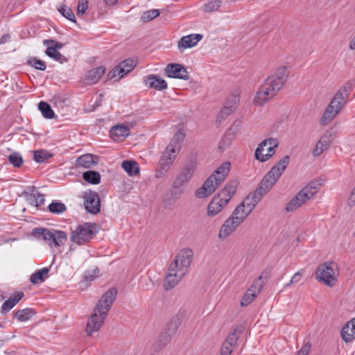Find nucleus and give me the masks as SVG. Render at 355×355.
I'll list each match as a JSON object with an SVG mask.
<instances>
[{"label":"nucleus","instance_id":"nucleus-16","mask_svg":"<svg viewBox=\"0 0 355 355\" xmlns=\"http://www.w3.org/2000/svg\"><path fill=\"white\" fill-rule=\"evenodd\" d=\"M178 325L175 322L168 323L166 328L162 331L158 339L154 345L155 351H159L171 340L172 336L175 333Z\"/></svg>","mask_w":355,"mask_h":355},{"label":"nucleus","instance_id":"nucleus-40","mask_svg":"<svg viewBox=\"0 0 355 355\" xmlns=\"http://www.w3.org/2000/svg\"><path fill=\"white\" fill-rule=\"evenodd\" d=\"M58 11L63 17L67 19L76 23L75 15L70 8L66 6H62L58 8Z\"/></svg>","mask_w":355,"mask_h":355},{"label":"nucleus","instance_id":"nucleus-43","mask_svg":"<svg viewBox=\"0 0 355 355\" xmlns=\"http://www.w3.org/2000/svg\"><path fill=\"white\" fill-rule=\"evenodd\" d=\"M239 90H235L234 92L227 99L225 103L234 110L235 105L239 101Z\"/></svg>","mask_w":355,"mask_h":355},{"label":"nucleus","instance_id":"nucleus-23","mask_svg":"<svg viewBox=\"0 0 355 355\" xmlns=\"http://www.w3.org/2000/svg\"><path fill=\"white\" fill-rule=\"evenodd\" d=\"M105 72V68L104 67H98L89 70L85 78V84L94 85L97 83Z\"/></svg>","mask_w":355,"mask_h":355},{"label":"nucleus","instance_id":"nucleus-18","mask_svg":"<svg viewBox=\"0 0 355 355\" xmlns=\"http://www.w3.org/2000/svg\"><path fill=\"white\" fill-rule=\"evenodd\" d=\"M334 132L331 129L327 130L316 143L313 150V155L319 157L324 151L329 149L333 142Z\"/></svg>","mask_w":355,"mask_h":355},{"label":"nucleus","instance_id":"nucleus-5","mask_svg":"<svg viewBox=\"0 0 355 355\" xmlns=\"http://www.w3.org/2000/svg\"><path fill=\"white\" fill-rule=\"evenodd\" d=\"M351 90V87L345 85L336 92L322 114L321 125H327L340 112L347 103Z\"/></svg>","mask_w":355,"mask_h":355},{"label":"nucleus","instance_id":"nucleus-22","mask_svg":"<svg viewBox=\"0 0 355 355\" xmlns=\"http://www.w3.org/2000/svg\"><path fill=\"white\" fill-rule=\"evenodd\" d=\"M130 135V129L124 125H116L110 130V137L114 141H121Z\"/></svg>","mask_w":355,"mask_h":355},{"label":"nucleus","instance_id":"nucleus-30","mask_svg":"<svg viewBox=\"0 0 355 355\" xmlns=\"http://www.w3.org/2000/svg\"><path fill=\"white\" fill-rule=\"evenodd\" d=\"M251 213L250 211H248L245 207H242L241 205H239L236 209L233 211L232 214V216L236 218L241 223L245 220V219L250 215Z\"/></svg>","mask_w":355,"mask_h":355},{"label":"nucleus","instance_id":"nucleus-11","mask_svg":"<svg viewBox=\"0 0 355 355\" xmlns=\"http://www.w3.org/2000/svg\"><path fill=\"white\" fill-rule=\"evenodd\" d=\"M176 153V150L175 147H173V144L166 147L159 159L158 168L156 170V178H161L165 175L173 162Z\"/></svg>","mask_w":355,"mask_h":355},{"label":"nucleus","instance_id":"nucleus-8","mask_svg":"<svg viewBox=\"0 0 355 355\" xmlns=\"http://www.w3.org/2000/svg\"><path fill=\"white\" fill-rule=\"evenodd\" d=\"M31 234L36 239L46 241L51 248H60L67 241V234L61 230L36 227L32 230Z\"/></svg>","mask_w":355,"mask_h":355},{"label":"nucleus","instance_id":"nucleus-2","mask_svg":"<svg viewBox=\"0 0 355 355\" xmlns=\"http://www.w3.org/2000/svg\"><path fill=\"white\" fill-rule=\"evenodd\" d=\"M286 66L277 68L273 74L269 76L260 85L254 101L258 105H262L272 99L282 89L288 79Z\"/></svg>","mask_w":355,"mask_h":355},{"label":"nucleus","instance_id":"nucleus-15","mask_svg":"<svg viewBox=\"0 0 355 355\" xmlns=\"http://www.w3.org/2000/svg\"><path fill=\"white\" fill-rule=\"evenodd\" d=\"M312 198L313 193H309L308 188H303L286 204L285 209L288 212L295 211Z\"/></svg>","mask_w":355,"mask_h":355},{"label":"nucleus","instance_id":"nucleus-14","mask_svg":"<svg viewBox=\"0 0 355 355\" xmlns=\"http://www.w3.org/2000/svg\"><path fill=\"white\" fill-rule=\"evenodd\" d=\"M220 184L221 182H218L216 174H211L202 187L196 190V196L199 198H207L211 195Z\"/></svg>","mask_w":355,"mask_h":355},{"label":"nucleus","instance_id":"nucleus-21","mask_svg":"<svg viewBox=\"0 0 355 355\" xmlns=\"http://www.w3.org/2000/svg\"><path fill=\"white\" fill-rule=\"evenodd\" d=\"M202 35L201 34H191L183 36L178 41V46L180 51L182 49L184 50L187 48L193 47L202 40Z\"/></svg>","mask_w":355,"mask_h":355},{"label":"nucleus","instance_id":"nucleus-31","mask_svg":"<svg viewBox=\"0 0 355 355\" xmlns=\"http://www.w3.org/2000/svg\"><path fill=\"white\" fill-rule=\"evenodd\" d=\"M35 313L33 309L27 308L18 310L15 312V316L19 321L24 322L28 320Z\"/></svg>","mask_w":355,"mask_h":355},{"label":"nucleus","instance_id":"nucleus-37","mask_svg":"<svg viewBox=\"0 0 355 355\" xmlns=\"http://www.w3.org/2000/svg\"><path fill=\"white\" fill-rule=\"evenodd\" d=\"M27 62L28 65L37 70L44 71L46 68L45 62L36 57H31Z\"/></svg>","mask_w":355,"mask_h":355},{"label":"nucleus","instance_id":"nucleus-54","mask_svg":"<svg viewBox=\"0 0 355 355\" xmlns=\"http://www.w3.org/2000/svg\"><path fill=\"white\" fill-rule=\"evenodd\" d=\"M43 44L44 45L52 44L56 48L57 50L61 49L64 46L62 43L58 42L53 40H44Z\"/></svg>","mask_w":355,"mask_h":355},{"label":"nucleus","instance_id":"nucleus-58","mask_svg":"<svg viewBox=\"0 0 355 355\" xmlns=\"http://www.w3.org/2000/svg\"><path fill=\"white\" fill-rule=\"evenodd\" d=\"M46 46H47V48L45 51V53L49 57L51 56V55H53L54 53H55L58 51L56 48L52 44L46 45Z\"/></svg>","mask_w":355,"mask_h":355},{"label":"nucleus","instance_id":"nucleus-48","mask_svg":"<svg viewBox=\"0 0 355 355\" xmlns=\"http://www.w3.org/2000/svg\"><path fill=\"white\" fill-rule=\"evenodd\" d=\"M234 346H232L231 344L227 343H223V345L220 349V355H230L233 351Z\"/></svg>","mask_w":355,"mask_h":355},{"label":"nucleus","instance_id":"nucleus-19","mask_svg":"<svg viewBox=\"0 0 355 355\" xmlns=\"http://www.w3.org/2000/svg\"><path fill=\"white\" fill-rule=\"evenodd\" d=\"M164 71L165 74L169 78H178L184 80H187L189 78L187 69L180 64H168L166 67Z\"/></svg>","mask_w":355,"mask_h":355},{"label":"nucleus","instance_id":"nucleus-60","mask_svg":"<svg viewBox=\"0 0 355 355\" xmlns=\"http://www.w3.org/2000/svg\"><path fill=\"white\" fill-rule=\"evenodd\" d=\"M348 205L351 207L355 205V187L354 189L352 191L348 200H347Z\"/></svg>","mask_w":355,"mask_h":355},{"label":"nucleus","instance_id":"nucleus-17","mask_svg":"<svg viewBox=\"0 0 355 355\" xmlns=\"http://www.w3.org/2000/svg\"><path fill=\"white\" fill-rule=\"evenodd\" d=\"M262 288L263 282L260 277L255 279L250 287L247 290L245 295L241 298V305L242 306H246L250 304L257 297Z\"/></svg>","mask_w":355,"mask_h":355},{"label":"nucleus","instance_id":"nucleus-35","mask_svg":"<svg viewBox=\"0 0 355 355\" xmlns=\"http://www.w3.org/2000/svg\"><path fill=\"white\" fill-rule=\"evenodd\" d=\"M49 211L53 214H62L67 210L66 205L59 201H53L48 206Z\"/></svg>","mask_w":355,"mask_h":355},{"label":"nucleus","instance_id":"nucleus-9","mask_svg":"<svg viewBox=\"0 0 355 355\" xmlns=\"http://www.w3.org/2000/svg\"><path fill=\"white\" fill-rule=\"evenodd\" d=\"M98 232L95 223H85L71 230L70 241L78 245H85L94 238Z\"/></svg>","mask_w":355,"mask_h":355},{"label":"nucleus","instance_id":"nucleus-41","mask_svg":"<svg viewBox=\"0 0 355 355\" xmlns=\"http://www.w3.org/2000/svg\"><path fill=\"white\" fill-rule=\"evenodd\" d=\"M159 14L160 12L158 9L149 10L143 13L141 15V19L145 22L150 21L158 17Z\"/></svg>","mask_w":355,"mask_h":355},{"label":"nucleus","instance_id":"nucleus-39","mask_svg":"<svg viewBox=\"0 0 355 355\" xmlns=\"http://www.w3.org/2000/svg\"><path fill=\"white\" fill-rule=\"evenodd\" d=\"M8 161L15 168L20 167L24 162L21 155L17 152H13L10 154Z\"/></svg>","mask_w":355,"mask_h":355},{"label":"nucleus","instance_id":"nucleus-50","mask_svg":"<svg viewBox=\"0 0 355 355\" xmlns=\"http://www.w3.org/2000/svg\"><path fill=\"white\" fill-rule=\"evenodd\" d=\"M234 111V109H232L231 107L227 105L226 103L223 108L221 110L219 116L221 119H225L226 116L230 115L232 112Z\"/></svg>","mask_w":355,"mask_h":355},{"label":"nucleus","instance_id":"nucleus-10","mask_svg":"<svg viewBox=\"0 0 355 355\" xmlns=\"http://www.w3.org/2000/svg\"><path fill=\"white\" fill-rule=\"evenodd\" d=\"M278 146L279 141L276 138H269L262 141L255 150V158L261 162L268 160L275 154V148Z\"/></svg>","mask_w":355,"mask_h":355},{"label":"nucleus","instance_id":"nucleus-7","mask_svg":"<svg viewBox=\"0 0 355 355\" xmlns=\"http://www.w3.org/2000/svg\"><path fill=\"white\" fill-rule=\"evenodd\" d=\"M196 161L187 162L179 171L170 189L171 196L174 200L180 198L184 193V187L191 180L196 169Z\"/></svg>","mask_w":355,"mask_h":355},{"label":"nucleus","instance_id":"nucleus-49","mask_svg":"<svg viewBox=\"0 0 355 355\" xmlns=\"http://www.w3.org/2000/svg\"><path fill=\"white\" fill-rule=\"evenodd\" d=\"M24 296V293L23 291H17L8 298L15 306Z\"/></svg>","mask_w":355,"mask_h":355},{"label":"nucleus","instance_id":"nucleus-46","mask_svg":"<svg viewBox=\"0 0 355 355\" xmlns=\"http://www.w3.org/2000/svg\"><path fill=\"white\" fill-rule=\"evenodd\" d=\"M88 8V1L87 0H82L79 1L78 8H77V15L78 16H83L87 9Z\"/></svg>","mask_w":355,"mask_h":355},{"label":"nucleus","instance_id":"nucleus-42","mask_svg":"<svg viewBox=\"0 0 355 355\" xmlns=\"http://www.w3.org/2000/svg\"><path fill=\"white\" fill-rule=\"evenodd\" d=\"M184 133L182 130H180L175 133L169 145L173 144V147H175L177 152L180 149V143L184 139Z\"/></svg>","mask_w":355,"mask_h":355},{"label":"nucleus","instance_id":"nucleus-52","mask_svg":"<svg viewBox=\"0 0 355 355\" xmlns=\"http://www.w3.org/2000/svg\"><path fill=\"white\" fill-rule=\"evenodd\" d=\"M49 58L61 64L67 62V58L64 55H62L58 51L53 55H51V56H49Z\"/></svg>","mask_w":355,"mask_h":355},{"label":"nucleus","instance_id":"nucleus-26","mask_svg":"<svg viewBox=\"0 0 355 355\" xmlns=\"http://www.w3.org/2000/svg\"><path fill=\"white\" fill-rule=\"evenodd\" d=\"M98 163V157L92 154H85L76 159V165L78 167L89 168L93 167Z\"/></svg>","mask_w":355,"mask_h":355},{"label":"nucleus","instance_id":"nucleus-59","mask_svg":"<svg viewBox=\"0 0 355 355\" xmlns=\"http://www.w3.org/2000/svg\"><path fill=\"white\" fill-rule=\"evenodd\" d=\"M35 193H36V197H37V205L39 207L44 204V202L45 201L44 196L43 194L39 193L37 191H35Z\"/></svg>","mask_w":355,"mask_h":355},{"label":"nucleus","instance_id":"nucleus-61","mask_svg":"<svg viewBox=\"0 0 355 355\" xmlns=\"http://www.w3.org/2000/svg\"><path fill=\"white\" fill-rule=\"evenodd\" d=\"M241 128V122H235L232 127L230 128V130L233 132V133H235L236 131H238Z\"/></svg>","mask_w":355,"mask_h":355},{"label":"nucleus","instance_id":"nucleus-57","mask_svg":"<svg viewBox=\"0 0 355 355\" xmlns=\"http://www.w3.org/2000/svg\"><path fill=\"white\" fill-rule=\"evenodd\" d=\"M302 275L300 272H296L290 280L289 283H288L286 286H288L292 284L297 283L300 281Z\"/></svg>","mask_w":355,"mask_h":355},{"label":"nucleus","instance_id":"nucleus-33","mask_svg":"<svg viewBox=\"0 0 355 355\" xmlns=\"http://www.w3.org/2000/svg\"><path fill=\"white\" fill-rule=\"evenodd\" d=\"M38 109L40 110L44 118L51 119L54 117L55 113L47 103L41 101L38 104Z\"/></svg>","mask_w":355,"mask_h":355},{"label":"nucleus","instance_id":"nucleus-13","mask_svg":"<svg viewBox=\"0 0 355 355\" xmlns=\"http://www.w3.org/2000/svg\"><path fill=\"white\" fill-rule=\"evenodd\" d=\"M85 209L90 214H96L101 210L100 198L97 192L88 190L83 193Z\"/></svg>","mask_w":355,"mask_h":355},{"label":"nucleus","instance_id":"nucleus-62","mask_svg":"<svg viewBox=\"0 0 355 355\" xmlns=\"http://www.w3.org/2000/svg\"><path fill=\"white\" fill-rule=\"evenodd\" d=\"M10 39V34H4L1 40H0V44H5L6 42H8Z\"/></svg>","mask_w":355,"mask_h":355},{"label":"nucleus","instance_id":"nucleus-53","mask_svg":"<svg viewBox=\"0 0 355 355\" xmlns=\"http://www.w3.org/2000/svg\"><path fill=\"white\" fill-rule=\"evenodd\" d=\"M319 184L316 182H311L304 188H308L309 193H313V197L318 191Z\"/></svg>","mask_w":355,"mask_h":355},{"label":"nucleus","instance_id":"nucleus-47","mask_svg":"<svg viewBox=\"0 0 355 355\" xmlns=\"http://www.w3.org/2000/svg\"><path fill=\"white\" fill-rule=\"evenodd\" d=\"M14 306V304L9 299H8L3 303L1 307V313L2 315L7 314V313H8Z\"/></svg>","mask_w":355,"mask_h":355},{"label":"nucleus","instance_id":"nucleus-56","mask_svg":"<svg viewBox=\"0 0 355 355\" xmlns=\"http://www.w3.org/2000/svg\"><path fill=\"white\" fill-rule=\"evenodd\" d=\"M311 347V343H306L305 345H303V347L301 348V349L297 352L296 355H307L310 351Z\"/></svg>","mask_w":355,"mask_h":355},{"label":"nucleus","instance_id":"nucleus-55","mask_svg":"<svg viewBox=\"0 0 355 355\" xmlns=\"http://www.w3.org/2000/svg\"><path fill=\"white\" fill-rule=\"evenodd\" d=\"M27 200L32 205H35L36 207H38L37 202V197L35 193V190L33 189V192L27 196Z\"/></svg>","mask_w":355,"mask_h":355},{"label":"nucleus","instance_id":"nucleus-34","mask_svg":"<svg viewBox=\"0 0 355 355\" xmlns=\"http://www.w3.org/2000/svg\"><path fill=\"white\" fill-rule=\"evenodd\" d=\"M243 332V327L236 328L233 331L229 334L225 342L228 344H231L232 346L235 347L237 344L238 339L241 336Z\"/></svg>","mask_w":355,"mask_h":355},{"label":"nucleus","instance_id":"nucleus-25","mask_svg":"<svg viewBox=\"0 0 355 355\" xmlns=\"http://www.w3.org/2000/svg\"><path fill=\"white\" fill-rule=\"evenodd\" d=\"M341 336L346 343L351 342L355 338V318L343 327Z\"/></svg>","mask_w":355,"mask_h":355},{"label":"nucleus","instance_id":"nucleus-45","mask_svg":"<svg viewBox=\"0 0 355 355\" xmlns=\"http://www.w3.org/2000/svg\"><path fill=\"white\" fill-rule=\"evenodd\" d=\"M116 77H119V79H121L123 77V75H122V71L119 64L108 72L107 75V79L112 80Z\"/></svg>","mask_w":355,"mask_h":355},{"label":"nucleus","instance_id":"nucleus-63","mask_svg":"<svg viewBox=\"0 0 355 355\" xmlns=\"http://www.w3.org/2000/svg\"><path fill=\"white\" fill-rule=\"evenodd\" d=\"M349 48L352 50H355V35L353 39L349 42Z\"/></svg>","mask_w":355,"mask_h":355},{"label":"nucleus","instance_id":"nucleus-38","mask_svg":"<svg viewBox=\"0 0 355 355\" xmlns=\"http://www.w3.org/2000/svg\"><path fill=\"white\" fill-rule=\"evenodd\" d=\"M51 157L52 154L45 150L34 151V159L37 163H42Z\"/></svg>","mask_w":355,"mask_h":355},{"label":"nucleus","instance_id":"nucleus-29","mask_svg":"<svg viewBox=\"0 0 355 355\" xmlns=\"http://www.w3.org/2000/svg\"><path fill=\"white\" fill-rule=\"evenodd\" d=\"M83 178L87 182L92 184H98L101 182V175L95 171H87L84 172Z\"/></svg>","mask_w":355,"mask_h":355},{"label":"nucleus","instance_id":"nucleus-4","mask_svg":"<svg viewBox=\"0 0 355 355\" xmlns=\"http://www.w3.org/2000/svg\"><path fill=\"white\" fill-rule=\"evenodd\" d=\"M116 295L117 289L112 287L98 300L85 328L88 336H91L93 332L100 329L116 299Z\"/></svg>","mask_w":355,"mask_h":355},{"label":"nucleus","instance_id":"nucleus-28","mask_svg":"<svg viewBox=\"0 0 355 355\" xmlns=\"http://www.w3.org/2000/svg\"><path fill=\"white\" fill-rule=\"evenodd\" d=\"M122 168L130 175H135L139 172V166L137 162L133 160H125L122 162Z\"/></svg>","mask_w":355,"mask_h":355},{"label":"nucleus","instance_id":"nucleus-51","mask_svg":"<svg viewBox=\"0 0 355 355\" xmlns=\"http://www.w3.org/2000/svg\"><path fill=\"white\" fill-rule=\"evenodd\" d=\"M231 144V139L227 136H224L218 145V148L220 150H223L225 148H227L228 146H230Z\"/></svg>","mask_w":355,"mask_h":355},{"label":"nucleus","instance_id":"nucleus-1","mask_svg":"<svg viewBox=\"0 0 355 355\" xmlns=\"http://www.w3.org/2000/svg\"><path fill=\"white\" fill-rule=\"evenodd\" d=\"M289 162V156H284L265 175L261 181L259 187L255 190V191L249 194L239 205L245 207L248 211H250L252 212L257 204L261 200V198L266 194L277 182L288 166Z\"/></svg>","mask_w":355,"mask_h":355},{"label":"nucleus","instance_id":"nucleus-44","mask_svg":"<svg viewBox=\"0 0 355 355\" xmlns=\"http://www.w3.org/2000/svg\"><path fill=\"white\" fill-rule=\"evenodd\" d=\"M220 6V1H211L205 4L204 11L205 12H211L217 10Z\"/></svg>","mask_w":355,"mask_h":355},{"label":"nucleus","instance_id":"nucleus-27","mask_svg":"<svg viewBox=\"0 0 355 355\" xmlns=\"http://www.w3.org/2000/svg\"><path fill=\"white\" fill-rule=\"evenodd\" d=\"M230 162H225L223 163L218 168L214 171L213 174H216V177L218 180V182H223L225 178L227 176L230 170Z\"/></svg>","mask_w":355,"mask_h":355},{"label":"nucleus","instance_id":"nucleus-24","mask_svg":"<svg viewBox=\"0 0 355 355\" xmlns=\"http://www.w3.org/2000/svg\"><path fill=\"white\" fill-rule=\"evenodd\" d=\"M145 84L150 88L163 90L167 87L166 82L157 75H150L145 80Z\"/></svg>","mask_w":355,"mask_h":355},{"label":"nucleus","instance_id":"nucleus-12","mask_svg":"<svg viewBox=\"0 0 355 355\" xmlns=\"http://www.w3.org/2000/svg\"><path fill=\"white\" fill-rule=\"evenodd\" d=\"M332 263H324L320 265L316 270V279L324 284L332 286L336 282L334 270L331 266Z\"/></svg>","mask_w":355,"mask_h":355},{"label":"nucleus","instance_id":"nucleus-6","mask_svg":"<svg viewBox=\"0 0 355 355\" xmlns=\"http://www.w3.org/2000/svg\"><path fill=\"white\" fill-rule=\"evenodd\" d=\"M238 185L239 182L236 180H232L218 195L214 196L207 206V214L209 217H214L221 211L235 193Z\"/></svg>","mask_w":355,"mask_h":355},{"label":"nucleus","instance_id":"nucleus-3","mask_svg":"<svg viewBox=\"0 0 355 355\" xmlns=\"http://www.w3.org/2000/svg\"><path fill=\"white\" fill-rule=\"evenodd\" d=\"M193 257L191 248L181 250L174 261L169 265L164 287L166 290L173 288L185 275Z\"/></svg>","mask_w":355,"mask_h":355},{"label":"nucleus","instance_id":"nucleus-32","mask_svg":"<svg viewBox=\"0 0 355 355\" xmlns=\"http://www.w3.org/2000/svg\"><path fill=\"white\" fill-rule=\"evenodd\" d=\"M49 272L48 268H43L32 274L31 276V282L33 284H37L39 282H43L44 281V276H46Z\"/></svg>","mask_w":355,"mask_h":355},{"label":"nucleus","instance_id":"nucleus-64","mask_svg":"<svg viewBox=\"0 0 355 355\" xmlns=\"http://www.w3.org/2000/svg\"><path fill=\"white\" fill-rule=\"evenodd\" d=\"M105 3L108 6H113L116 3L117 0H104Z\"/></svg>","mask_w":355,"mask_h":355},{"label":"nucleus","instance_id":"nucleus-20","mask_svg":"<svg viewBox=\"0 0 355 355\" xmlns=\"http://www.w3.org/2000/svg\"><path fill=\"white\" fill-rule=\"evenodd\" d=\"M241 224V223L236 218L230 216L221 226L218 237L222 240L227 239Z\"/></svg>","mask_w":355,"mask_h":355},{"label":"nucleus","instance_id":"nucleus-36","mask_svg":"<svg viewBox=\"0 0 355 355\" xmlns=\"http://www.w3.org/2000/svg\"><path fill=\"white\" fill-rule=\"evenodd\" d=\"M123 76L130 72L136 66V62L132 59H126L119 64Z\"/></svg>","mask_w":355,"mask_h":355}]
</instances>
